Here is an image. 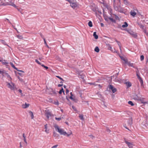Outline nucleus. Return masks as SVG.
<instances>
[{"label": "nucleus", "instance_id": "nucleus-1", "mask_svg": "<svg viewBox=\"0 0 148 148\" xmlns=\"http://www.w3.org/2000/svg\"><path fill=\"white\" fill-rule=\"evenodd\" d=\"M54 127L56 131H57L60 134L64 135H66L67 133L66 132H64L63 129L60 128L59 127L56 125Z\"/></svg>", "mask_w": 148, "mask_h": 148}, {"label": "nucleus", "instance_id": "nucleus-2", "mask_svg": "<svg viewBox=\"0 0 148 148\" xmlns=\"http://www.w3.org/2000/svg\"><path fill=\"white\" fill-rule=\"evenodd\" d=\"M45 115L47 120H49V118L52 116V114L49 110H47L45 111Z\"/></svg>", "mask_w": 148, "mask_h": 148}, {"label": "nucleus", "instance_id": "nucleus-3", "mask_svg": "<svg viewBox=\"0 0 148 148\" xmlns=\"http://www.w3.org/2000/svg\"><path fill=\"white\" fill-rule=\"evenodd\" d=\"M138 10L137 9H134L131 11L130 12V15L133 17H134L138 13Z\"/></svg>", "mask_w": 148, "mask_h": 148}, {"label": "nucleus", "instance_id": "nucleus-4", "mask_svg": "<svg viewBox=\"0 0 148 148\" xmlns=\"http://www.w3.org/2000/svg\"><path fill=\"white\" fill-rule=\"evenodd\" d=\"M7 85L8 87L11 90H14L15 88V84L12 82L10 83H7Z\"/></svg>", "mask_w": 148, "mask_h": 148}, {"label": "nucleus", "instance_id": "nucleus-5", "mask_svg": "<svg viewBox=\"0 0 148 148\" xmlns=\"http://www.w3.org/2000/svg\"><path fill=\"white\" fill-rule=\"evenodd\" d=\"M107 46L108 47V49L109 50H110L112 52H113V53H117V54H119V52H118L117 51H116L115 49L114 48V49H113L112 47L111 46V45L110 44H108L107 45Z\"/></svg>", "mask_w": 148, "mask_h": 148}, {"label": "nucleus", "instance_id": "nucleus-6", "mask_svg": "<svg viewBox=\"0 0 148 148\" xmlns=\"http://www.w3.org/2000/svg\"><path fill=\"white\" fill-rule=\"evenodd\" d=\"M124 140L125 143L127 145L129 148H133V146H134V145L132 143L129 142L125 138Z\"/></svg>", "mask_w": 148, "mask_h": 148}, {"label": "nucleus", "instance_id": "nucleus-7", "mask_svg": "<svg viewBox=\"0 0 148 148\" xmlns=\"http://www.w3.org/2000/svg\"><path fill=\"white\" fill-rule=\"evenodd\" d=\"M110 89L111 90L113 93H115L116 91V89L112 85H110L109 86Z\"/></svg>", "mask_w": 148, "mask_h": 148}, {"label": "nucleus", "instance_id": "nucleus-8", "mask_svg": "<svg viewBox=\"0 0 148 148\" xmlns=\"http://www.w3.org/2000/svg\"><path fill=\"white\" fill-rule=\"evenodd\" d=\"M71 6L73 9L77 7V4L75 3L72 2L71 1L69 2Z\"/></svg>", "mask_w": 148, "mask_h": 148}, {"label": "nucleus", "instance_id": "nucleus-9", "mask_svg": "<svg viewBox=\"0 0 148 148\" xmlns=\"http://www.w3.org/2000/svg\"><path fill=\"white\" fill-rule=\"evenodd\" d=\"M127 124L128 125L131 126L132 123V118H130L129 119L128 121H127Z\"/></svg>", "mask_w": 148, "mask_h": 148}, {"label": "nucleus", "instance_id": "nucleus-10", "mask_svg": "<svg viewBox=\"0 0 148 148\" xmlns=\"http://www.w3.org/2000/svg\"><path fill=\"white\" fill-rule=\"evenodd\" d=\"M50 94L52 95H54L56 94V90H53L52 88H51L50 90Z\"/></svg>", "mask_w": 148, "mask_h": 148}, {"label": "nucleus", "instance_id": "nucleus-11", "mask_svg": "<svg viewBox=\"0 0 148 148\" xmlns=\"http://www.w3.org/2000/svg\"><path fill=\"white\" fill-rule=\"evenodd\" d=\"M136 75L141 84V85H142L143 84V81L142 79L138 74H137Z\"/></svg>", "mask_w": 148, "mask_h": 148}, {"label": "nucleus", "instance_id": "nucleus-12", "mask_svg": "<svg viewBox=\"0 0 148 148\" xmlns=\"http://www.w3.org/2000/svg\"><path fill=\"white\" fill-rule=\"evenodd\" d=\"M133 97L134 99L135 100H138L139 99V98L137 95L136 94H134L133 96Z\"/></svg>", "mask_w": 148, "mask_h": 148}, {"label": "nucleus", "instance_id": "nucleus-13", "mask_svg": "<svg viewBox=\"0 0 148 148\" xmlns=\"http://www.w3.org/2000/svg\"><path fill=\"white\" fill-rule=\"evenodd\" d=\"M129 66H130L132 67H133L134 68H135V67L134 66V64L132 63H131L130 62H128L127 64Z\"/></svg>", "mask_w": 148, "mask_h": 148}, {"label": "nucleus", "instance_id": "nucleus-14", "mask_svg": "<svg viewBox=\"0 0 148 148\" xmlns=\"http://www.w3.org/2000/svg\"><path fill=\"white\" fill-rule=\"evenodd\" d=\"M29 106V104L25 103V104L22 105V107L23 108H25L28 107Z\"/></svg>", "mask_w": 148, "mask_h": 148}, {"label": "nucleus", "instance_id": "nucleus-15", "mask_svg": "<svg viewBox=\"0 0 148 148\" xmlns=\"http://www.w3.org/2000/svg\"><path fill=\"white\" fill-rule=\"evenodd\" d=\"M125 84L127 85V87L128 88L130 87L132 85L131 83L129 82H126Z\"/></svg>", "mask_w": 148, "mask_h": 148}, {"label": "nucleus", "instance_id": "nucleus-16", "mask_svg": "<svg viewBox=\"0 0 148 148\" xmlns=\"http://www.w3.org/2000/svg\"><path fill=\"white\" fill-rule=\"evenodd\" d=\"M93 36L95 39H97L98 38V36L96 32H95L93 33Z\"/></svg>", "mask_w": 148, "mask_h": 148}, {"label": "nucleus", "instance_id": "nucleus-17", "mask_svg": "<svg viewBox=\"0 0 148 148\" xmlns=\"http://www.w3.org/2000/svg\"><path fill=\"white\" fill-rule=\"evenodd\" d=\"M124 24L122 25V27L123 28L127 27L128 26V24L126 22H125L124 23Z\"/></svg>", "mask_w": 148, "mask_h": 148}, {"label": "nucleus", "instance_id": "nucleus-18", "mask_svg": "<svg viewBox=\"0 0 148 148\" xmlns=\"http://www.w3.org/2000/svg\"><path fill=\"white\" fill-rule=\"evenodd\" d=\"M62 92H63L64 93V89L62 88V89L59 91V94H62Z\"/></svg>", "mask_w": 148, "mask_h": 148}, {"label": "nucleus", "instance_id": "nucleus-19", "mask_svg": "<svg viewBox=\"0 0 148 148\" xmlns=\"http://www.w3.org/2000/svg\"><path fill=\"white\" fill-rule=\"evenodd\" d=\"M95 51L97 52H98L99 51V49L98 47H95Z\"/></svg>", "mask_w": 148, "mask_h": 148}, {"label": "nucleus", "instance_id": "nucleus-20", "mask_svg": "<svg viewBox=\"0 0 148 148\" xmlns=\"http://www.w3.org/2000/svg\"><path fill=\"white\" fill-rule=\"evenodd\" d=\"M29 113L30 115H31V119H33L34 118V115H33V112L31 111H30L29 112Z\"/></svg>", "mask_w": 148, "mask_h": 148}, {"label": "nucleus", "instance_id": "nucleus-21", "mask_svg": "<svg viewBox=\"0 0 148 148\" xmlns=\"http://www.w3.org/2000/svg\"><path fill=\"white\" fill-rule=\"evenodd\" d=\"M88 25L89 27H91L92 26V23L91 21H90L88 22Z\"/></svg>", "mask_w": 148, "mask_h": 148}, {"label": "nucleus", "instance_id": "nucleus-22", "mask_svg": "<svg viewBox=\"0 0 148 148\" xmlns=\"http://www.w3.org/2000/svg\"><path fill=\"white\" fill-rule=\"evenodd\" d=\"M16 37L20 39H22L23 38V37L22 36L17 35H16Z\"/></svg>", "mask_w": 148, "mask_h": 148}, {"label": "nucleus", "instance_id": "nucleus-23", "mask_svg": "<svg viewBox=\"0 0 148 148\" xmlns=\"http://www.w3.org/2000/svg\"><path fill=\"white\" fill-rule=\"evenodd\" d=\"M118 43V44L119 46V49H120V51H121H121H122V50H121V43L120 42H118L117 43Z\"/></svg>", "mask_w": 148, "mask_h": 148}, {"label": "nucleus", "instance_id": "nucleus-24", "mask_svg": "<svg viewBox=\"0 0 148 148\" xmlns=\"http://www.w3.org/2000/svg\"><path fill=\"white\" fill-rule=\"evenodd\" d=\"M53 104L55 105L58 106L59 105V103L58 101H55L53 102Z\"/></svg>", "mask_w": 148, "mask_h": 148}, {"label": "nucleus", "instance_id": "nucleus-25", "mask_svg": "<svg viewBox=\"0 0 148 148\" xmlns=\"http://www.w3.org/2000/svg\"><path fill=\"white\" fill-rule=\"evenodd\" d=\"M129 104L130 105L132 106H133L134 105V104L131 101H129L128 102Z\"/></svg>", "mask_w": 148, "mask_h": 148}, {"label": "nucleus", "instance_id": "nucleus-26", "mask_svg": "<svg viewBox=\"0 0 148 148\" xmlns=\"http://www.w3.org/2000/svg\"><path fill=\"white\" fill-rule=\"evenodd\" d=\"M109 19L112 22L115 23L116 22L115 20L113 19V18H109Z\"/></svg>", "mask_w": 148, "mask_h": 148}, {"label": "nucleus", "instance_id": "nucleus-27", "mask_svg": "<svg viewBox=\"0 0 148 148\" xmlns=\"http://www.w3.org/2000/svg\"><path fill=\"white\" fill-rule=\"evenodd\" d=\"M79 117L80 119L83 120L84 119L83 115L82 114L79 116Z\"/></svg>", "mask_w": 148, "mask_h": 148}, {"label": "nucleus", "instance_id": "nucleus-28", "mask_svg": "<svg viewBox=\"0 0 148 148\" xmlns=\"http://www.w3.org/2000/svg\"><path fill=\"white\" fill-rule=\"evenodd\" d=\"M11 65L13 68H14L16 70H18V69L17 68H16L15 67V66H14V65L13 64L11 63Z\"/></svg>", "mask_w": 148, "mask_h": 148}, {"label": "nucleus", "instance_id": "nucleus-29", "mask_svg": "<svg viewBox=\"0 0 148 148\" xmlns=\"http://www.w3.org/2000/svg\"><path fill=\"white\" fill-rule=\"evenodd\" d=\"M144 57L143 55H141L140 57V60L141 61H143L144 59Z\"/></svg>", "mask_w": 148, "mask_h": 148}, {"label": "nucleus", "instance_id": "nucleus-30", "mask_svg": "<svg viewBox=\"0 0 148 148\" xmlns=\"http://www.w3.org/2000/svg\"><path fill=\"white\" fill-rule=\"evenodd\" d=\"M4 0H1L0 2V5H3L4 3Z\"/></svg>", "mask_w": 148, "mask_h": 148}, {"label": "nucleus", "instance_id": "nucleus-31", "mask_svg": "<svg viewBox=\"0 0 148 148\" xmlns=\"http://www.w3.org/2000/svg\"><path fill=\"white\" fill-rule=\"evenodd\" d=\"M5 73V71L2 70V71L0 70V74H3Z\"/></svg>", "mask_w": 148, "mask_h": 148}, {"label": "nucleus", "instance_id": "nucleus-32", "mask_svg": "<svg viewBox=\"0 0 148 148\" xmlns=\"http://www.w3.org/2000/svg\"><path fill=\"white\" fill-rule=\"evenodd\" d=\"M10 5H12L15 8L16 7V5L14 3H12L11 4H10Z\"/></svg>", "mask_w": 148, "mask_h": 148}, {"label": "nucleus", "instance_id": "nucleus-33", "mask_svg": "<svg viewBox=\"0 0 148 148\" xmlns=\"http://www.w3.org/2000/svg\"><path fill=\"white\" fill-rule=\"evenodd\" d=\"M55 119L56 120L58 121H60L61 119V117H59V118L55 117Z\"/></svg>", "mask_w": 148, "mask_h": 148}, {"label": "nucleus", "instance_id": "nucleus-34", "mask_svg": "<svg viewBox=\"0 0 148 148\" xmlns=\"http://www.w3.org/2000/svg\"><path fill=\"white\" fill-rule=\"evenodd\" d=\"M123 61H124V63L125 64H127L128 62L127 61V60L126 59H125V58L123 60Z\"/></svg>", "mask_w": 148, "mask_h": 148}, {"label": "nucleus", "instance_id": "nucleus-35", "mask_svg": "<svg viewBox=\"0 0 148 148\" xmlns=\"http://www.w3.org/2000/svg\"><path fill=\"white\" fill-rule=\"evenodd\" d=\"M2 64H5L6 65V64H8V63L7 62H5V61L4 60V61H3L2 62Z\"/></svg>", "mask_w": 148, "mask_h": 148}, {"label": "nucleus", "instance_id": "nucleus-36", "mask_svg": "<svg viewBox=\"0 0 148 148\" xmlns=\"http://www.w3.org/2000/svg\"><path fill=\"white\" fill-rule=\"evenodd\" d=\"M35 61L38 64H41V63H40L39 61L38 60H37V59H36L35 60Z\"/></svg>", "mask_w": 148, "mask_h": 148}, {"label": "nucleus", "instance_id": "nucleus-37", "mask_svg": "<svg viewBox=\"0 0 148 148\" xmlns=\"http://www.w3.org/2000/svg\"><path fill=\"white\" fill-rule=\"evenodd\" d=\"M128 32L132 35H133L134 34V32L132 31H129Z\"/></svg>", "mask_w": 148, "mask_h": 148}, {"label": "nucleus", "instance_id": "nucleus-38", "mask_svg": "<svg viewBox=\"0 0 148 148\" xmlns=\"http://www.w3.org/2000/svg\"><path fill=\"white\" fill-rule=\"evenodd\" d=\"M56 77H58V78L60 79V80H62V81H64L63 79L61 77H60V76H56Z\"/></svg>", "mask_w": 148, "mask_h": 148}, {"label": "nucleus", "instance_id": "nucleus-39", "mask_svg": "<svg viewBox=\"0 0 148 148\" xmlns=\"http://www.w3.org/2000/svg\"><path fill=\"white\" fill-rule=\"evenodd\" d=\"M58 146V145H55L53 146L51 148H56Z\"/></svg>", "mask_w": 148, "mask_h": 148}, {"label": "nucleus", "instance_id": "nucleus-40", "mask_svg": "<svg viewBox=\"0 0 148 148\" xmlns=\"http://www.w3.org/2000/svg\"><path fill=\"white\" fill-rule=\"evenodd\" d=\"M19 92L21 94V95L22 96V91L21 89H19L18 90Z\"/></svg>", "mask_w": 148, "mask_h": 148}, {"label": "nucleus", "instance_id": "nucleus-41", "mask_svg": "<svg viewBox=\"0 0 148 148\" xmlns=\"http://www.w3.org/2000/svg\"><path fill=\"white\" fill-rule=\"evenodd\" d=\"M120 58H121V59L122 60H123L125 59V58L123 56H120Z\"/></svg>", "mask_w": 148, "mask_h": 148}, {"label": "nucleus", "instance_id": "nucleus-42", "mask_svg": "<svg viewBox=\"0 0 148 148\" xmlns=\"http://www.w3.org/2000/svg\"><path fill=\"white\" fill-rule=\"evenodd\" d=\"M18 79L20 81H23V79H22L20 78L19 77H18Z\"/></svg>", "mask_w": 148, "mask_h": 148}, {"label": "nucleus", "instance_id": "nucleus-43", "mask_svg": "<svg viewBox=\"0 0 148 148\" xmlns=\"http://www.w3.org/2000/svg\"><path fill=\"white\" fill-rule=\"evenodd\" d=\"M72 108H73V109L75 111H77V110H76V108H75V107H74V106H72Z\"/></svg>", "mask_w": 148, "mask_h": 148}, {"label": "nucleus", "instance_id": "nucleus-44", "mask_svg": "<svg viewBox=\"0 0 148 148\" xmlns=\"http://www.w3.org/2000/svg\"><path fill=\"white\" fill-rule=\"evenodd\" d=\"M69 98L70 99L72 100H74V98L73 97V96H70V97H69Z\"/></svg>", "mask_w": 148, "mask_h": 148}, {"label": "nucleus", "instance_id": "nucleus-45", "mask_svg": "<svg viewBox=\"0 0 148 148\" xmlns=\"http://www.w3.org/2000/svg\"><path fill=\"white\" fill-rule=\"evenodd\" d=\"M114 8L115 10H118V8L117 6L114 7Z\"/></svg>", "mask_w": 148, "mask_h": 148}, {"label": "nucleus", "instance_id": "nucleus-46", "mask_svg": "<svg viewBox=\"0 0 148 148\" xmlns=\"http://www.w3.org/2000/svg\"><path fill=\"white\" fill-rule=\"evenodd\" d=\"M144 32L148 36V32H147L145 30H144Z\"/></svg>", "mask_w": 148, "mask_h": 148}, {"label": "nucleus", "instance_id": "nucleus-47", "mask_svg": "<svg viewBox=\"0 0 148 148\" xmlns=\"http://www.w3.org/2000/svg\"><path fill=\"white\" fill-rule=\"evenodd\" d=\"M72 134V133L71 132L69 134H66V135H67V136H70Z\"/></svg>", "mask_w": 148, "mask_h": 148}, {"label": "nucleus", "instance_id": "nucleus-48", "mask_svg": "<svg viewBox=\"0 0 148 148\" xmlns=\"http://www.w3.org/2000/svg\"><path fill=\"white\" fill-rule=\"evenodd\" d=\"M2 43H3L4 45H6V43L4 41H2Z\"/></svg>", "mask_w": 148, "mask_h": 148}, {"label": "nucleus", "instance_id": "nucleus-49", "mask_svg": "<svg viewBox=\"0 0 148 148\" xmlns=\"http://www.w3.org/2000/svg\"><path fill=\"white\" fill-rule=\"evenodd\" d=\"M62 86H63L62 84H59L58 85V86L59 87H60Z\"/></svg>", "mask_w": 148, "mask_h": 148}, {"label": "nucleus", "instance_id": "nucleus-50", "mask_svg": "<svg viewBox=\"0 0 148 148\" xmlns=\"http://www.w3.org/2000/svg\"><path fill=\"white\" fill-rule=\"evenodd\" d=\"M49 130H47V129H46V130H45V132L47 133H49Z\"/></svg>", "mask_w": 148, "mask_h": 148}, {"label": "nucleus", "instance_id": "nucleus-51", "mask_svg": "<svg viewBox=\"0 0 148 148\" xmlns=\"http://www.w3.org/2000/svg\"><path fill=\"white\" fill-rule=\"evenodd\" d=\"M45 128L46 129L47 128V125L46 124L45 125Z\"/></svg>", "mask_w": 148, "mask_h": 148}, {"label": "nucleus", "instance_id": "nucleus-52", "mask_svg": "<svg viewBox=\"0 0 148 148\" xmlns=\"http://www.w3.org/2000/svg\"><path fill=\"white\" fill-rule=\"evenodd\" d=\"M24 142H25V143L26 144L27 143V141L26 140V138H24Z\"/></svg>", "mask_w": 148, "mask_h": 148}, {"label": "nucleus", "instance_id": "nucleus-53", "mask_svg": "<svg viewBox=\"0 0 148 148\" xmlns=\"http://www.w3.org/2000/svg\"><path fill=\"white\" fill-rule=\"evenodd\" d=\"M69 92V90L67 89H66V93L67 94Z\"/></svg>", "mask_w": 148, "mask_h": 148}, {"label": "nucleus", "instance_id": "nucleus-54", "mask_svg": "<svg viewBox=\"0 0 148 148\" xmlns=\"http://www.w3.org/2000/svg\"><path fill=\"white\" fill-rule=\"evenodd\" d=\"M44 68H45L46 69H47L48 68V67L47 66H45L44 67Z\"/></svg>", "mask_w": 148, "mask_h": 148}, {"label": "nucleus", "instance_id": "nucleus-55", "mask_svg": "<svg viewBox=\"0 0 148 148\" xmlns=\"http://www.w3.org/2000/svg\"><path fill=\"white\" fill-rule=\"evenodd\" d=\"M23 137L24 138H26V137L25 136V134H23Z\"/></svg>", "mask_w": 148, "mask_h": 148}, {"label": "nucleus", "instance_id": "nucleus-56", "mask_svg": "<svg viewBox=\"0 0 148 148\" xmlns=\"http://www.w3.org/2000/svg\"><path fill=\"white\" fill-rule=\"evenodd\" d=\"M57 134H56L55 133H54V135L55 137L57 136Z\"/></svg>", "mask_w": 148, "mask_h": 148}, {"label": "nucleus", "instance_id": "nucleus-57", "mask_svg": "<svg viewBox=\"0 0 148 148\" xmlns=\"http://www.w3.org/2000/svg\"><path fill=\"white\" fill-rule=\"evenodd\" d=\"M101 27H103L104 26V25L103 23H101Z\"/></svg>", "mask_w": 148, "mask_h": 148}, {"label": "nucleus", "instance_id": "nucleus-58", "mask_svg": "<svg viewBox=\"0 0 148 148\" xmlns=\"http://www.w3.org/2000/svg\"><path fill=\"white\" fill-rule=\"evenodd\" d=\"M43 39H44V41L45 43V44H46V41H45V38H44Z\"/></svg>", "mask_w": 148, "mask_h": 148}, {"label": "nucleus", "instance_id": "nucleus-59", "mask_svg": "<svg viewBox=\"0 0 148 148\" xmlns=\"http://www.w3.org/2000/svg\"><path fill=\"white\" fill-rule=\"evenodd\" d=\"M17 71H20V72H22V73H24V72L23 71H22V70H18H18H17Z\"/></svg>", "mask_w": 148, "mask_h": 148}, {"label": "nucleus", "instance_id": "nucleus-60", "mask_svg": "<svg viewBox=\"0 0 148 148\" xmlns=\"http://www.w3.org/2000/svg\"><path fill=\"white\" fill-rule=\"evenodd\" d=\"M107 132H110V130L109 129H107Z\"/></svg>", "mask_w": 148, "mask_h": 148}, {"label": "nucleus", "instance_id": "nucleus-61", "mask_svg": "<svg viewBox=\"0 0 148 148\" xmlns=\"http://www.w3.org/2000/svg\"><path fill=\"white\" fill-rule=\"evenodd\" d=\"M70 94H71V96H73V95L72 94V92H71L70 93Z\"/></svg>", "mask_w": 148, "mask_h": 148}, {"label": "nucleus", "instance_id": "nucleus-62", "mask_svg": "<svg viewBox=\"0 0 148 148\" xmlns=\"http://www.w3.org/2000/svg\"><path fill=\"white\" fill-rule=\"evenodd\" d=\"M42 58L40 57L39 58V59L41 61L42 60Z\"/></svg>", "mask_w": 148, "mask_h": 148}, {"label": "nucleus", "instance_id": "nucleus-63", "mask_svg": "<svg viewBox=\"0 0 148 148\" xmlns=\"http://www.w3.org/2000/svg\"><path fill=\"white\" fill-rule=\"evenodd\" d=\"M40 65H41V66H42V67H44L45 66L43 64H40Z\"/></svg>", "mask_w": 148, "mask_h": 148}, {"label": "nucleus", "instance_id": "nucleus-64", "mask_svg": "<svg viewBox=\"0 0 148 148\" xmlns=\"http://www.w3.org/2000/svg\"><path fill=\"white\" fill-rule=\"evenodd\" d=\"M66 1H67L69 2H70V1H71V0H65Z\"/></svg>", "mask_w": 148, "mask_h": 148}]
</instances>
